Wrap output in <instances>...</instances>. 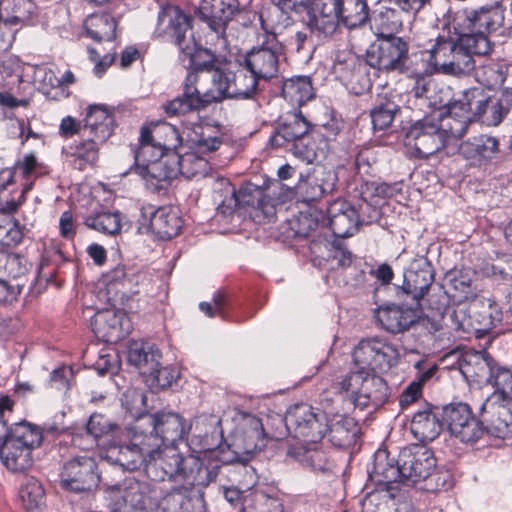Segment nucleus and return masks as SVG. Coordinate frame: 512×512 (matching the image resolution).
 Listing matches in <instances>:
<instances>
[{"instance_id":"nucleus-22","label":"nucleus","mask_w":512,"mask_h":512,"mask_svg":"<svg viewBox=\"0 0 512 512\" xmlns=\"http://www.w3.org/2000/svg\"><path fill=\"white\" fill-rule=\"evenodd\" d=\"M150 148H158L160 155H162L163 146L160 143L153 141V135L149 128L143 127L140 135V149L135 154L136 162L142 160L147 161V165L137 166L135 172L142 177L146 182L151 183L157 190L167 189L165 183L167 179L172 178V172L161 176L164 163L162 161H156L152 159H146V154Z\"/></svg>"},{"instance_id":"nucleus-19","label":"nucleus","mask_w":512,"mask_h":512,"mask_svg":"<svg viewBox=\"0 0 512 512\" xmlns=\"http://www.w3.org/2000/svg\"><path fill=\"white\" fill-rule=\"evenodd\" d=\"M436 467L433 452L423 447L405 448L400 452L401 483L413 486L431 476Z\"/></svg>"},{"instance_id":"nucleus-62","label":"nucleus","mask_w":512,"mask_h":512,"mask_svg":"<svg viewBox=\"0 0 512 512\" xmlns=\"http://www.w3.org/2000/svg\"><path fill=\"white\" fill-rule=\"evenodd\" d=\"M116 429H118V426L100 413H93L86 424L87 433L94 439L114 432Z\"/></svg>"},{"instance_id":"nucleus-37","label":"nucleus","mask_w":512,"mask_h":512,"mask_svg":"<svg viewBox=\"0 0 512 512\" xmlns=\"http://www.w3.org/2000/svg\"><path fill=\"white\" fill-rule=\"evenodd\" d=\"M512 107V90L504 88L494 94L488 92V101L479 120L486 126H498Z\"/></svg>"},{"instance_id":"nucleus-27","label":"nucleus","mask_w":512,"mask_h":512,"mask_svg":"<svg viewBox=\"0 0 512 512\" xmlns=\"http://www.w3.org/2000/svg\"><path fill=\"white\" fill-rule=\"evenodd\" d=\"M83 122V137H92L96 141L106 142L113 133V109L104 104L90 105L86 109Z\"/></svg>"},{"instance_id":"nucleus-28","label":"nucleus","mask_w":512,"mask_h":512,"mask_svg":"<svg viewBox=\"0 0 512 512\" xmlns=\"http://www.w3.org/2000/svg\"><path fill=\"white\" fill-rule=\"evenodd\" d=\"M0 194V245L5 247H14L23 239V231L20 224L5 215H10L18 210L25 202V194H21L17 199L11 198L10 194Z\"/></svg>"},{"instance_id":"nucleus-46","label":"nucleus","mask_w":512,"mask_h":512,"mask_svg":"<svg viewBox=\"0 0 512 512\" xmlns=\"http://www.w3.org/2000/svg\"><path fill=\"white\" fill-rule=\"evenodd\" d=\"M85 28L95 41H110L115 37L116 21L107 13L92 14L86 19Z\"/></svg>"},{"instance_id":"nucleus-9","label":"nucleus","mask_w":512,"mask_h":512,"mask_svg":"<svg viewBox=\"0 0 512 512\" xmlns=\"http://www.w3.org/2000/svg\"><path fill=\"white\" fill-rule=\"evenodd\" d=\"M154 34L173 41L181 53H191L194 49L191 18L177 6L167 4L161 7Z\"/></svg>"},{"instance_id":"nucleus-38","label":"nucleus","mask_w":512,"mask_h":512,"mask_svg":"<svg viewBox=\"0 0 512 512\" xmlns=\"http://www.w3.org/2000/svg\"><path fill=\"white\" fill-rule=\"evenodd\" d=\"M207 106L208 103L200 92L199 86L185 80L183 95L168 102L164 110L169 116H180Z\"/></svg>"},{"instance_id":"nucleus-61","label":"nucleus","mask_w":512,"mask_h":512,"mask_svg":"<svg viewBox=\"0 0 512 512\" xmlns=\"http://www.w3.org/2000/svg\"><path fill=\"white\" fill-rule=\"evenodd\" d=\"M176 378L175 371L169 367H153L151 373L145 375V381L152 389H166L170 387Z\"/></svg>"},{"instance_id":"nucleus-41","label":"nucleus","mask_w":512,"mask_h":512,"mask_svg":"<svg viewBox=\"0 0 512 512\" xmlns=\"http://www.w3.org/2000/svg\"><path fill=\"white\" fill-rule=\"evenodd\" d=\"M327 150L328 143L325 137L318 132L308 133L291 147V151L296 157L309 164L324 158Z\"/></svg>"},{"instance_id":"nucleus-3","label":"nucleus","mask_w":512,"mask_h":512,"mask_svg":"<svg viewBox=\"0 0 512 512\" xmlns=\"http://www.w3.org/2000/svg\"><path fill=\"white\" fill-rule=\"evenodd\" d=\"M104 498L111 512L127 508L134 512H146L158 502V487L147 481L126 477L116 483H104Z\"/></svg>"},{"instance_id":"nucleus-64","label":"nucleus","mask_w":512,"mask_h":512,"mask_svg":"<svg viewBox=\"0 0 512 512\" xmlns=\"http://www.w3.org/2000/svg\"><path fill=\"white\" fill-rule=\"evenodd\" d=\"M122 404L131 416L137 419L143 415L141 411L146 405V396L139 389H129L123 394Z\"/></svg>"},{"instance_id":"nucleus-6","label":"nucleus","mask_w":512,"mask_h":512,"mask_svg":"<svg viewBox=\"0 0 512 512\" xmlns=\"http://www.w3.org/2000/svg\"><path fill=\"white\" fill-rule=\"evenodd\" d=\"M123 436V441L107 449V460L129 471L137 470L144 464L148 466L151 449L157 443L154 436L143 431L136 420L125 428Z\"/></svg>"},{"instance_id":"nucleus-50","label":"nucleus","mask_w":512,"mask_h":512,"mask_svg":"<svg viewBox=\"0 0 512 512\" xmlns=\"http://www.w3.org/2000/svg\"><path fill=\"white\" fill-rule=\"evenodd\" d=\"M399 106L388 98H379L370 111L374 130H385L389 128L399 112Z\"/></svg>"},{"instance_id":"nucleus-58","label":"nucleus","mask_w":512,"mask_h":512,"mask_svg":"<svg viewBox=\"0 0 512 512\" xmlns=\"http://www.w3.org/2000/svg\"><path fill=\"white\" fill-rule=\"evenodd\" d=\"M20 497L27 509L40 507L44 502L45 491L42 484L34 477H25L20 488Z\"/></svg>"},{"instance_id":"nucleus-13","label":"nucleus","mask_w":512,"mask_h":512,"mask_svg":"<svg viewBox=\"0 0 512 512\" xmlns=\"http://www.w3.org/2000/svg\"><path fill=\"white\" fill-rule=\"evenodd\" d=\"M137 423L143 431L157 437L161 445L176 444L184 438L189 430L185 419L175 412H157L154 414H145L137 419Z\"/></svg>"},{"instance_id":"nucleus-12","label":"nucleus","mask_w":512,"mask_h":512,"mask_svg":"<svg viewBox=\"0 0 512 512\" xmlns=\"http://www.w3.org/2000/svg\"><path fill=\"white\" fill-rule=\"evenodd\" d=\"M140 212L138 227L140 233H152L162 240H169L179 235L183 221L176 208L172 206L155 208L152 204H144Z\"/></svg>"},{"instance_id":"nucleus-63","label":"nucleus","mask_w":512,"mask_h":512,"mask_svg":"<svg viewBox=\"0 0 512 512\" xmlns=\"http://www.w3.org/2000/svg\"><path fill=\"white\" fill-rule=\"evenodd\" d=\"M483 422V419L478 421L473 418L459 429L456 428V431L451 435L455 436L463 443H474L479 440L485 433Z\"/></svg>"},{"instance_id":"nucleus-48","label":"nucleus","mask_w":512,"mask_h":512,"mask_svg":"<svg viewBox=\"0 0 512 512\" xmlns=\"http://www.w3.org/2000/svg\"><path fill=\"white\" fill-rule=\"evenodd\" d=\"M232 99H250L257 93L258 78L247 68L234 71Z\"/></svg>"},{"instance_id":"nucleus-56","label":"nucleus","mask_w":512,"mask_h":512,"mask_svg":"<svg viewBox=\"0 0 512 512\" xmlns=\"http://www.w3.org/2000/svg\"><path fill=\"white\" fill-rule=\"evenodd\" d=\"M443 421L447 424L449 432L452 434L456 428H460L474 417L471 415L470 408L467 404L456 403L443 407Z\"/></svg>"},{"instance_id":"nucleus-4","label":"nucleus","mask_w":512,"mask_h":512,"mask_svg":"<svg viewBox=\"0 0 512 512\" xmlns=\"http://www.w3.org/2000/svg\"><path fill=\"white\" fill-rule=\"evenodd\" d=\"M328 402L327 397L322 399L323 410L307 404L295 405L284 418L285 427L305 444L317 445L328 433L329 416L332 414ZM278 421L280 424L283 423L280 417Z\"/></svg>"},{"instance_id":"nucleus-42","label":"nucleus","mask_w":512,"mask_h":512,"mask_svg":"<svg viewBox=\"0 0 512 512\" xmlns=\"http://www.w3.org/2000/svg\"><path fill=\"white\" fill-rule=\"evenodd\" d=\"M329 440L336 447H348L355 443L358 432L352 418L333 412L329 416Z\"/></svg>"},{"instance_id":"nucleus-39","label":"nucleus","mask_w":512,"mask_h":512,"mask_svg":"<svg viewBox=\"0 0 512 512\" xmlns=\"http://www.w3.org/2000/svg\"><path fill=\"white\" fill-rule=\"evenodd\" d=\"M162 354L153 344L133 341L128 346L127 360L145 376L151 373L153 367L160 365Z\"/></svg>"},{"instance_id":"nucleus-53","label":"nucleus","mask_w":512,"mask_h":512,"mask_svg":"<svg viewBox=\"0 0 512 512\" xmlns=\"http://www.w3.org/2000/svg\"><path fill=\"white\" fill-rule=\"evenodd\" d=\"M373 472L380 477L379 481L390 484L401 482L400 456L396 464L387 462L386 451H378L375 454Z\"/></svg>"},{"instance_id":"nucleus-31","label":"nucleus","mask_w":512,"mask_h":512,"mask_svg":"<svg viewBox=\"0 0 512 512\" xmlns=\"http://www.w3.org/2000/svg\"><path fill=\"white\" fill-rule=\"evenodd\" d=\"M269 434L265 431L262 420L253 415H246L238 428L236 446L247 455H254L266 445Z\"/></svg>"},{"instance_id":"nucleus-16","label":"nucleus","mask_w":512,"mask_h":512,"mask_svg":"<svg viewBox=\"0 0 512 512\" xmlns=\"http://www.w3.org/2000/svg\"><path fill=\"white\" fill-rule=\"evenodd\" d=\"M238 8V0H202L198 8V16L211 29L207 38L219 40L222 48L226 46L224 37L228 22Z\"/></svg>"},{"instance_id":"nucleus-54","label":"nucleus","mask_w":512,"mask_h":512,"mask_svg":"<svg viewBox=\"0 0 512 512\" xmlns=\"http://www.w3.org/2000/svg\"><path fill=\"white\" fill-rule=\"evenodd\" d=\"M191 499L185 487L174 488L169 491L156 505L164 512H190Z\"/></svg>"},{"instance_id":"nucleus-57","label":"nucleus","mask_w":512,"mask_h":512,"mask_svg":"<svg viewBox=\"0 0 512 512\" xmlns=\"http://www.w3.org/2000/svg\"><path fill=\"white\" fill-rule=\"evenodd\" d=\"M87 227L108 235L118 234L121 230L119 213L102 212L88 217L85 221Z\"/></svg>"},{"instance_id":"nucleus-10","label":"nucleus","mask_w":512,"mask_h":512,"mask_svg":"<svg viewBox=\"0 0 512 512\" xmlns=\"http://www.w3.org/2000/svg\"><path fill=\"white\" fill-rule=\"evenodd\" d=\"M408 43L397 36H378L367 51V63L385 72L403 73L409 60Z\"/></svg>"},{"instance_id":"nucleus-59","label":"nucleus","mask_w":512,"mask_h":512,"mask_svg":"<svg viewBox=\"0 0 512 512\" xmlns=\"http://www.w3.org/2000/svg\"><path fill=\"white\" fill-rule=\"evenodd\" d=\"M333 71L337 78L350 85L361 73V64L357 63L353 55H347L343 58L337 56L333 65Z\"/></svg>"},{"instance_id":"nucleus-40","label":"nucleus","mask_w":512,"mask_h":512,"mask_svg":"<svg viewBox=\"0 0 512 512\" xmlns=\"http://www.w3.org/2000/svg\"><path fill=\"white\" fill-rule=\"evenodd\" d=\"M372 24L377 36H395L403 27V12L394 7V4H379L373 11Z\"/></svg>"},{"instance_id":"nucleus-33","label":"nucleus","mask_w":512,"mask_h":512,"mask_svg":"<svg viewBox=\"0 0 512 512\" xmlns=\"http://www.w3.org/2000/svg\"><path fill=\"white\" fill-rule=\"evenodd\" d=\"M487 101L488 91L482 87H472L456 94L447 106L450 113L465 114L475 122L479 120Z\"/></svg>"},{"instance_id":"nucleus-18","label":"nucleus","mask_w":512,"mask_h":512,"mask_svg":"<svg viewBox=\"0 0 512 512\" xmlns=\"http://www.w3.org/2000/svg\"><path fill=\"white\" fill-rule=\"evenodd\" d=\"M318 207V211L323 212L324 216L327 215L330 228L336 237H350L358 231L360 220L355 204L342 198L331 203L322 198V204Z\"/></svg>"},{"instance_id":"nucleus-32","label":"nucleus","mask_w":512,"mask_h":512,"mask_svg":"<svg viewBox=\"0 0 512 512\" xmlns=\"http://www.w3.org/2000/svg\"><path fill=\"white\" fill-rule=\"evenodd\" d=\"M414 304L403 308L399 305H387L376 310L375 317L377 322L387 332L392 334L403 333L416 323V314Z\"/></svg>"},{"instance_id":"nucleus-2","label":"nucleus","mask_w":512,"mask_h":512,"mask_svg":"<svg viewBox=\"0 0 512 512\" xmlns=\"http://www.w3.org/2000/svg\"><path fill=\"white\" fill-rule=\"evenodd\" d=\"M495 388L480 407V416L499 435L512 426V369L496 366L489 378Z\"/></svg>"},{"instance_id":"nucleus-8","label":"nucleus","mask_w":512,"mask_h":512,"mask_svg":"<svg viewBox=\"0 0 512 512\" xmlns=\"http://www.w3.org/2000/svg\"><path fill=\"white\" fill-rule=\"evenodd\" d=\"M437 27L432 25L428 32L429 41L436 43L429 50V62L435 70L447 75L463 76L475 69V61L464 51L460 40L454 41L438 35Z\"/></svg>"},{"instance_id":"nucleus-55","label":"nucleus","mask_w":512,"mask_h":512,"mask_svg":"<svg viewBox=\"0 0 512 512\" xmlns=\"http://www.w3.org/2000/svg\"><path fill=\"white\" fill-rule=\"evenodd\" d=\"M426 295L427 307L430 310L428 316L432 318H445L446 311L450 308V298H452L450 291L445 290L441 285H436L431 287Z\"/></svg>"},{"instance_id":"nucleus-23","label":"nucleus","mask_w":512,"mask_h":512,"mask_svg":"<svg viewBox=\"0 0 512 512\" xmlns=\"http://www.w3.org/2000/svg\"><path fill=\"white\" fill-rule=\"evenodd\" d=\"M214 46V51L198 47L194 39V49L191 53H183L189 57L190 64L193 67V72L189 73L186 77V80L190 81V83L200 86L201 83L209 82V78H211L214 70L225 63V58L220 53L226 50L227 45L225 48H222L219 40H216Z\"/></svg>"},{"instance_id":"nucleus-35","label":"nucleus","mask_w":512,"mask_h":512,"mask_svg":"<svg viewBox=\"0 0 512 512\" xmlns=\"http://www.w3.org/2000/svg\"><path fill=\"white\" fill-rule=\"evenodd\" d=\"M234 71L226 68V62L220 65L209 78V82L201 83L200 92L208 105L221 102L224 99H232V79Z\"/></svg>"},{"instance_id":"nucleus-43","label":"nucleus","mask_w":512,"mask_h":512,"mask_svg":"<svg viewBox=\"0 0 512 512\" xmlns=\"http://www.w3.org/2000/svg\"><path fill=\"white\" fill-rule=\"evenodd\" d=\"M282 95L292 105L302 106L314 97L310 78L297 76L287 79L283 83Z\"/></svg>"},{"instance_id":"nucleus-25","label":"nucleus","mask_w":512,"mask_h":512,"mask_svg":"<svg viewBox=\"0 0 512 512\" xmlns=\"http://www.w3.org/2000/svg\"><path fill=\"white\" fill-rule=\"evenodd\" d=\"M91 325L96 337L107 343H116L130 332V321L122 311H99Z\"/></svg>"},{"instance_id":"nucleus-26","label":"nucleus","mask_w":512,"mask_h":512,"mask_svg":"<svg viewBox=\"0 0 512 512\" xmlns=\"http://www.w3.org/2000/svg\"><path fill=\"white\" fill-rule=\"evenodd\" d=\"M337 0H313L308 10L307 25L318 37L332 36L339 25Z\"/></svg>"},{"instance_id":"nucleus-21","label":"nucleus","mask_w":512,"mask_h":512,"mask_svg":"<svg viewBox=\"0 0 512 512\" xmlns=\"http://www.w3.org/2000/svg\"><path fill=\"white\" fill-rule=\"evenodd\" d=\"M293 205L299 215L289 221L292 236L296 239L310 237L319 226V220L324 217L318 211L322 204V196L305 197L304 194H293Z\"/></svg>"},{"instance_id":"nucleus-17","label":"nucleus","mask_w":512,"mask_h":512,"mask_svg":"<svg viewBox=\"0 0 512 512\" xmlns=\"http://www.w3.org/2000/svg\"><path fill=\"white\" fill-rule=\"evenodd\" d=\"M406 139L407 145L412 147L416 156L420 158H428L448 145L439 123L428 118L412 125Z\"/></svg>"},{"instance_id":"nucleus-7","label":"nucleus","mask_w":512,"mask_h":512,"mask_svg":"<svg viewBox=\"0 0 512 512\" xmlns=\"http://www.w3.org/2000/svg\"><path fill=\"white\" fill-rule=\"evenodd\" d=\"M288 200L293 201V194H258L257 199L254 194H226L217 207V216L233 220L235 216L240 218L249 214L259 218L262 214L264 218H270Z\"/></svg>"},{"instance_id":"nucleus-5","label":"nucleus","mask_w":512,"mask_h":512,"mask_svg":"<svg viewBox=\"0 0 512 512\" xmlns=\"http://www.w3.org/2000/svg\"><path fill=\"white\" fill-rule=\"evenodd\" d=\"M42 443V434L27 422L15 423L5 434L0 449L3 464L14 472H22L32 465V450Z\"/></svg>"},{"instance_id":"nucleus-60","label":"nucleus","mask_w":512,"mask_h":512,"mask_svg":"<svg viewBox=\"0 0 512 512\" xmlns=\"http://www.w3.org/2000/svg\"><path fill=\"white\" fill-rule=\"evenodd\" d=\"M379 194H371L370 198L359 197L356 203L357 214L359 215L360 225L372 223L379 219V203L375 200Z\"/></svg>"},{"instance_id":"nucleus-24","label":"nucleus","mask_w":512,"mask_h":512,"mask_svg":"<svg viewBox=\"0 0 512 512\" xmlns=\"http://www.w3.org/2000/svg\"><path fill=\"white\" fill-rule=\"evenodd\" d=\"M157 443L152 447V453L148 458L147 467L159 468L163 472L161 479L167 476L173 480H183L184 471H186V456L177 448L176 444L161 445V441L154 436Z\"/></svg>"},{"instance_id":"nucleus-14","label":"nucleus","mask_w":512,"mask_h":512,"mask_svg":"<svg viewBox=\"0 0 512 512\" xmlns=\"http://www.w3.org/2000/svg\"><path fill=\"white\" fill-rule=\"evenodd\" d=\"M61 485L73 492H86L96 488L100 482L95 460L89 456H76L63 465Z\"/></svg>"},{"instance_id":"nucleus-11","label":"nucleus","mask_w":512,"mask_h":512,"mask_svg":"<svg viewBox=\"0 0 512 512\" xmlns=\"http://www.w3.org/2000/svg\"><path fill=\"white\" fill-rule=\"evenodd\" d=\"M506 21L502 5L495 2L478 9L457 10L453 15L452 24L455 31H477L490 34L499 28L504 29Z\"/></svg>"},{"instance_id":"nucleus-30","label":"nucleus","mask_w":512,"mask_h":512,"mask_svg":"<svg viewBox=\"0 0 512 512\" xmlns=\"http://www.w3.org/2000/svg\"><path fill=\"white\" fill-rule=\"evenodd\" d=\"M499 152V141L497 138L480 134L463 141L459 147L460 155L473 166L486 165Z\"/></svg>"},{"instance_id":"nucleus-49","label":"nucleus","mask_w":512,"mask_h":512,"mask_svg":"<svg viewBox=\"0 0 512 512\" xmlns=\"http://www.w3.org/2000/svg\"><path fill=\"white\" fill-rule=\"evenodd\" d=\"M462 48L469 56H486L492 51V43L488 34L477 31H456Z\"/></svg>"},{"instance_id":"nucleus-34","label":"nucleus","mask_w":512,"mask_h":512,"mask_svg":"<svg viewBox=\"0 0 512 512\" xmlns=\"http://www.w3.org/2000/svg\"><path fill=\"white\" fill-rule=\"evenodd\" d=\"M442 429L443 423L438 409L428 404L414 413L410 423L411 433L420 442L433 441L440 435Z\"/></svg>"},{"instance_id":"nucleus-36","label":"nucleus","mask_w":512,"mask_h":512,"mask_svg":"<svg viewBox=\"0 0 512 512\" xmlns=\"http://www.w3.org/2000/svg\"><path fill=\"white\" fill-rule=\"evenodd\" d=\"M310 123L300 111L287 113L283 122L271 138L274 147L284 146L286 143L294 144L309 133Z\"/></svg>"},{"instance_id":"nucleus-51","label":"nucleus","mask_w":512,"mask_h":512,"mask_svg":"<svg viewBox=\"0 0 512 512\" xmlns=\"http://www.w3.org/2000/svg\"><path fill=\"white\" fill-rule=\"evenodd\" d=\"M472 122L467 115L450 113L448 110V115L441 120L439 127H441V132H443V136L449 144L451 141L463 137Z\"/></svg>"},{"instance_id":"nucleus-52","label":"nucleus","mask_w":512,"mask_h":512,"mask_svg":"<svg viewBox=\"0 0 512 512\" xmlns=\"http://www.w3.org/2000/svg\"><path fill=\"white\" fill-rule=\"evenodd\" d=\"M287 455L297 459L299 462L314 471H323L326 469V456L324 452L317 449L316 445L308 447L307 444L300 448H290Z\"/></svg>"},{"instance_id":"nucleus-29","label":"nucleus","mask_w":512,"mask_h":512,"mask_svg":"<svg viewBox=\"0 0 512 512\" xmlns=\"http://www.w3.org/2000/svg\"><path fill=\"white\" fill-rule=\"evenodd\" d=\"M186 471H184L183 480L192 486L206 487L216 481L223 469L228 467V463L217 459L202 460L193 455L186 456Z\"/></svg>"},{"instance_id":"nucleus-44","label":"nucleus","mask_w":512,"mask_h":512,"mask_svg":"<svg viewBox=\"0 0 512 512\" xmlns=\"http://www.w3.org/2000/svg\"><path fill=\"white\" fill-rule=\"evenodd\" d=\"M471 312L470 319L477 324L478 331L488 332L502 321V311L490 300L474 304Z\"/></svg>"},{"instance_id":"nucleus-47","label":"nucleus","mask_w":512,"mask_h":512,"mask_svg":"<svg viewBox=\"0 0 512 512\" xmlns=\"http://www.w3.org/2000/svg\"><path fill=\"white\" fill-rule=\"evenodd\" d=\"M85 139L75 146L73 157V166L78 170H85L87 167H93L99 158V145L104 142L96 141L92 137Z\"/></svg>"},{"instance_id":"nucleus-45","label":"nucleus","mask_w":512,"mask_h":512,"mask_svg":"<svg viewBox=\"0 0 512 512\" xmlns=\"http://www.w3.org/2000/svg\"><path fill=\"white\" fill-rule=\"evenodd\" d=\"M338 14L343 24L352 29L361 26L368 19L366 0H337Z\"/></svg>"},{"instance_id":"nucleus-15","label":"nucleus","mask_w":512,"mask_h":512,"mask_svg":"<svg viewBox=\"0 0 512 512\" xmlns=\"http://www.w3.org/2000/svg\"><path fill=\"white\" fill-rule=\"evenodd\" d=\"M283 55L282 45L275 34L266 36V41L259 47H254L245 56V65L258 79H271L279 71V59Z\"/></svg>"},{"instance_id":"nucleus-1","label":"nucleus","mask_w":512,"mask_h":512,"mask_svg":"<svg viewBox=\"0 0 512 512\" xmlns=\"http://www.w3.org/2000/svg\"><path fill=\"white\" fill-rule=\"evenodd\" d=\"M352 357L359 370L346 375L335 389L347 393L350 401L361 410L382 406L388 399L389 388L382 377L371 371L386 372L396 366L400 358L398 348L384 339L372 337L361 340Z\"/></svg>"},{"instance_id":"nucleus-20","label":"nucleus","mask_w":512,"mask_h":512,"mask_svg":"<svg viewBox=\"0 0 512 512\" xmlns=\"http://www.w3.org/2000/svg\"><path fill=\"white\" fill-rule=\"evenodd\" d=\"M434 281V270L426 257L415 259L404 273L403 284L398 295L401 293L412 299V304L421 307V301L432 287Z\"/></svg>"}]
</instances>
